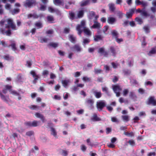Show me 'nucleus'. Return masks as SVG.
Here are the masks:
<instances>
[{
  "instance_id": "obj_1",
  "label": "nucleus",
  "mask_w": 156,
  "mask_h": 156,
  "mask_svg": "<svg viewBox=\"0 0 156 156\" xmlns=\"http://www.w3.org/2000/svg\"><path fill=\"white\" fill-rule=\"evenodd\" d=\"M0 25L2 28L0 29V31L3 34L10 35L11 34V30L9 29L11 28L13 30H16V26L13 23L12 20L8 19L6 20H2L0 21Z\"/></svg>"
},
{
  "instance_id": "obj_2",
  "label": "nucleus",
  "mask_w": 156,
  "mask_h": 156,
  "mask_svg": "<svg viewBox=\"0 0 156 156\" xmlns=\"http://www.w3.org/2000/svg\"><path fill=\"white\" fill-rule=\"evenodd\" d=\"M76 30L78 31V34L80 35L83 31L84 33L87 35H90L91 33L90 30L85 27V22L84 20H82L81 22L80 25H78L76 27Z\"/></svg>"
},
{
  "instance_id": "obj_3",
  "label": "nucleus",
  "mask_w": 156,
  "mask_h": 156,
  "mask_svg": "<svg viewBox=\"0 0 156 156\" xmlns=\"http://www.w3.org/2000/svg\"><path fill=\"white\" fill-rule=\"evenodd\" d=\"M105 105V102L103 100L97 102V107L99 111L102 110Z\"/></svg>"
},
{
  "instance_id": "obj_4",
  "label": "nucleus",
  "mask_w": 156,
  "mask_h": 156,
  "mask_svg": "<svg viewBox=\"0 0 156 156\" xmlns=\"http://www.w3.org/2000/svg\"><path fill=\"white\" fill-rule=\"evenodd\" d=\"M113 89L116 94L117 97H119L120 95V91L122 90V88L119 85H113L112 86Z\"/></svg>"
},
{
  "instance_id": "obj_5",
  "label": "nucleus",
  "mask_w": 156,
  "mask_h": 156,
  "mask_svg": "<svg viewBox=\"0 0 156 156\" xmlns=\"http://www.w3.org/2000/svg\"><path fill=\"white\" fill-rule=\"evenodd\" d=\"M70 48L72 51L78 52H81L82 50L81 47L77 44L74 45V46L71 47Z\"/></svg>"
},
{
  "instance_id": "obj_6",
  "label": "nucleus",
  "mask_w": 156,
  "mask_h": 156,
  "mask_svg": "<svg viewBox=\"0 0 156 156\" xmlns=\"http://www.w3.org/2000/svg\"><path fill=\"white\" fill-rule=\"evenodd\" d=\"M85 10L83 8H81L79 9L77 12V16L78 18H81L83 17Z\"/></svg>"
},
{
  "instance_id": "obj_7",
  "label": "nucleus",
  "mask_w": 156,
  "mask_h": 156,
  "mask_svg": "<svg viewBox=\"0 0 156 156\" xmlns=\"http://www.w3.org/2000/svg\"><path fill=\"white\" fill-rule=\"evenodd\" d=\"M148 105L152 104L153 105L155 106L156 105V101L154 99V97H151L148 99V101L147 102Z\"/></svg>"
},
{
  "instance_id": "obj_8",
  "label": "nucleus",
  "mask_w": 156,
  "mask_h": 156,
  "mask_svg": "<svg viewBox=\"0 0 156 156\" xmlns=\"http://www.w3.org/2000/svg\"><path fill=\"white\" fill-rule=\"evenodd\" d=\"M93 92L95 97L97 98H99L101 97L102 94L100 91H98L97 90H94Z\"/></svg>"
},
{
  "instance_id": "obj_9",
  "label": "nucleus",
  "mask_w": 156,
  "mask_h": 156,
  "mask_svg": "<svg viewBox=\"0 0 156 156\" xmlns=\"http://www.w3.org/2000/svg\"><path fill=\"white\" fill-rule=\"evenodd\" d=\"M94 103V101L92 99H88L86 100L85 101V103L88 105H90L91 109L93 108Z\"/></svg>"
},
{
  "instance_id": "obj_10",
  "label": "nucleus",
  "mask_w": 156,
  "mask_h": 156,
  "mask_svg": "<svg viewBox=\"0 0 156 156\" xmlns=\"http://www.w3.org/2000/svg\"><path fill=\"white\" fill-rule=\"evenodd\" d=\"M117 48L116 47L111 46L110 48V51L112 53V55L115 56L117 54L116 50Z\"/></svg>"
},
{
  "instance_id": "obj_11",
  "label": "nucleus",
  "mask_w": 156,
  "mask_h": 156,
  "mask_svg": "<svg viewBox=\"0 0 156 156\" xmlns=\"http://www.w3.org/2000/svg\"><path fill=\"white\" fill-rule=\"evenodd\" d=\"M48 11L54 13L55 12L58 14H60V11L57 9H54L51 7H49L48 8Z\"/></svg>"
},
{
  "instance_id": "obj_12",
  "label": "nucleus",
  "mask_w": 156,
  "mask_h": 156,
  "mask_svg": "<svg viewBox=\"0 0 156 156\" xmlns=\"http://www.w3.org/2000/svg\"><path fill=\"white\" fill-rule=\"evenodd\" d=\"M129 98L133 100H135L137 98V96L134 92L130 91L129 93Z\"/></svg>"
},
{
  "instance_id": "obj_13",
  "label": "nucleus",
  "mask_w": 156,
  "mask_h": 156,
  "mask_svg": "<svg viewBox=\"0 0 156 156\" xmlns=\"http://www.w3.org/2000/svg\"><path fill=\"white\" fill-rule=\"evenodd\" d=\"M134 12V9H131L129 10V12H128L126 13V16L127 18H131Z\"/></svg>"
},
{
  "instance_id": "obj_14",
  "label": "nucleus",
  "mask_w": 156,
  "mask_h": 156,
  "mask_svg": "<svg viewBox=\"0 0 156 156\" xmlns=\"http://www.w3.org/2000/svg\"><path fill=\"white\" fill-rule=\"evenodd\" d=\"M109 10L112 12H114L115 9V4L113 3H109L108 5Z\"/></svg>"
},
{
  "instance_id": "obj_15",
  "label": "nucleus",
  "mask_w": 156,
  "mask_h": 156,
  "mask_svg": "<svg viewBox=\"0 0 156 156\" xmlns=\"http://www.w3.org/2000/svg\"><path fill=\"white\" fill-rule=\"evenodd\" d=\"M91 120L94 122L99 121L101 120V119L99 118L98 117L97 115L95 114H94L93 115L91 118Z\"/></svg>"
},
{
  "instance_id": "obj_16",
  "label": "nucleus",
  "mask_w": 156,
  "mask_h": 156,
  "mask_svg": "<svg viewBox=\"0 0 156 156\" xmlns=\"http://www.w3.org/2000/svg\"><path fill=\"white\" fill-rule=\"evenodd\" d=\"M90 0H83L80 2V5L83 7L87 5L90 2Z\"/></svg>"
},
{
  "instance_id": "obj_17",
  "label": "nucleus",
  "mask_w": 156,
  "mask_h": 156,
  "mask_svg": "<svg viewBox=\"0 0 156 156\" xmlns=\"http://www.w3.org/2000/svg\"><path fill=\"white\" fill-rule=\"evenodd\" d=\"M69 40L71 42L74 43L76 42V37L73 35H69Z\"/></svg>"
},
{
  "instance_id": "obj_18",
  "label": "nucleus",
  "mask_w": 156,
  "mask_h": 156,
  "mask_svg": "<svg viewBox=\"0 0 156 156\" xmlns=\"http://www.w3.org/2000/svg\"><path fill=\"white\" fill-rule=\"evenodd\" d=\"M3 57L5 60L7 61L13 60H14L13 57L10 56L9 55H5L3 56Z\"/></svg>"
},
{
  "instance_id": "obj_19",
  "label": "nucleus",
  "mask_w": 156,
  "mask_h": 156,
  "mask_svg": "<svg viewBox=\"0 0 156 156\" xmlns=\"http://www.w3.org/2000/svg\"><path fill=\"white\" fill-rule=\"evenodd\" d=\"M107 21L108 23L112 24L115 22L116 19L114 18L109 17L108 18Z\"/></svg>"
},
{
  "instance_id": "obj_20",
  "label": "nucleus",
  "mask_w": 156,
  "mask_h": 156,
  "mask_svg": "<svg viewBox=\"0 0 156 156\" xmlns=\"http://www.w3.org/2000/svg\"><path fill=\"white\" fill-rule=\"evenodd\" d=\"M70 83V80L69 79L65 80L62 81V83L63 86L65 87H66L69 83Z\"/></svg>"
},
{
  "instance_id": "obj_21",
  "label": "nucleus",
  "mask_w": 156,
  "mask_h": 156,
  "mask_svg": "<svg viewBox=\"0 0 156 156\" xmlns=\"http://www.w3.org/2000/svg\"><path fill=\"white\" fill-rule=\"evenodd\" d=\"M34 1L31 0L26 2L24 5L26 7H30L34 3Z\"/></svg>"
},
{
  "instance_id": "obj_22",
  "label": "nucleus",
  "mask_w": 156,
  "mask_h": 156,
  "mask_svg": "<svg viewBox=\"0 0 156 156\" xmlns=\"http://www.w3.org/2000/svg\"><path fill=\"white\" fill-rule=\"evenodd\" d=\"M60 154L63 156H67L68 155V151L63 149H60L59 151Z\"/></svg>"
},
{
  "instance_id": "obj_23",
  "label": "nucleus",
  "mask_w": 156,
  "mask_h": 156,
  "mask_svg": "<svg viewBox=\"0 0 156 156\" xmlns=\"http://www.w3.org/2000/svg\"><path fill=\"white\" fill-rule=\"evenodd\" d=\"M100 27V23L97 22L96 21H94V24L92 26V28H99Z\"/></svg>"
},
{
  "instance_id": "obj_24",
  "label": "nucleus",
  "mask_w": 156,
  "mask_h": 156,
  "mask_svg": "<svg viewBox=\"0 0 156 156\" xmlns=\"http://www.w3.org/2000/svg\"><path fill=\"white\" fill-rule=\"evenodd\" d=\"M12 86L10 85H6L5 86V89L3 90L2 92L4 94H6L7 93V90H9L10 91L12 88Z\"/></svg>"
},
{
  "instance_id": "obj_25",
  "label": "nucleus",
  "mask_w": 156,
  "mask_h": 156,
  "mask_svg": "<svg viewBox=\"0 0 156 156\" xmlns=\"http://www.w3.org/2000/svg\"><path fill=\"white\" fill-rule=\"evenodd\" d=\"M95 13L93 11H90L89 12L88 16L90 19H92L95 16Z\"/></svg>"
},
{
  "instance_id": "obj_26",
  "label": "nucleus",
  "mask_w": 156,
  "mask_h": 156,
  "mask_svg": "<svg viewBox=\"0 0 156 156\" xmlns=\"http://www.w3.org/2000/svg\"><path fill=\"white\" fill-rule=\"evenodd\" d=\"M156 53V49L155 48H152L149 51L148 53V55L151 56L152 55L155 54Z\"/></svg>"
},
{
  "instance_id": "obj_27",
  "label": "nucleus",
  "mask_w": 156,
  "mask_h": 156,
  "mask_svg": "<svg viewBox=\"0 0 156 156\" xmlns=\"http://www.w3.org/2000/svg\"><path fill=\"white\" fill-rule=\"evenodd\" d=\"M35 115L36 117L41 119L43 122H44V118L41 114L39 113H37L35 114Z\"/></svg>"
},
{
  "instance_id": "obj_28",
  "label": "nucleus",
  "mask_w": 156,
  "mask_h": 156,
  "mask_svg": "<svg viewBox=\"0 0 156 156\" xmlns=\"http://www.w3.org/2000/svg\"><path fill=\"white\" fill-rule=\"evenodd\" d=\"M102 38V37L100 35H96L94 37V40L96 41L101 40Z\"/></svg>"
},
{
  "instance_id": "obj_29",
  "label": "nucleus",
  "mask_w": 156,
  "mask_h": 156,
  "mask_svg": "<svg viewBox=\"0 0 156 156\" xmlns=\"http://www.w3.org/2000/svg\"><path fill=\"white\" fill-rule=\"evenodd\" d=\"M48 21L50 23H53L54 19L53 16H49L47 17Z\"/></svg>"
},
{
  "instance_id": "obj_30",
  "label": "nucleus",
  "mask_w": 156,
  "mask_h": 156,
  "mask_svg": "<svg viewBox=\"0 0 156 156\" xmlns=\"http://www.w3.org/2000/svg\"><path fill=\"white\" fill-rule=\"evenodd\" d=\"M51 133L52 135L54 137H57V133L55 129L53 128H51Z\"/></svg>"
},
{
  "instance_id": "obj_31",
  "label": "nucleus",
  "mask_w": 156,
  "mask_h": 156,
  "mask_svg": "<svg viewBox=\"0 0 156 156\" xmlns=\"http://www.w3.org/2000/svg\"><path fill=\"white\" fill-rule=\"evenodd\" d=\"M122 118L124 121L128 122L129 120V116L128 115H122Z\"/></svg>"
},
{
  "instance_id": "obj_32",
  "label": "nucleus",
  "mask_w": 156,
  "mask_h": 156,
  "mask_svg": "<svg viewBox=\"0 0 156 156\" xmlns=\"http://www.w3.org/2000/svg\"><path fill=\"white\" fill-rule=\"evenodd\" d=\"M83 81L84 82H89L91 80L90 78L88 77L87 76H84L82 78Z\"/></svg>"
},
{
  "instance_id": "obj_33",
  "label": "nucleus",
  "mask_w": 156,
  "mask_h": 156,
  "mask_svg": "<svg viewBox=\"0 0 156 156\" xmlns=\"http://www.w3.org/2000/svg\"><path fill=\"white\" fill-rule=\"evenodd\" d=\"M35 26L37 28H40L42 27V24L41 22H37L35 23Z\"/></svg>"
},
{
  "instance_id": "obj_34",
  "label": "nucleus",
  "mask_w": 156,
  "mask_h": 156,
  "mask_svg": "<svg viewBox=\"0 0 156 156\" xmlns=\"http://www.w3.org/2000/svg\"><path fill=\"white\" fill-rule=\"evenodd\" d=\"M30 109L32 110H37L39 109V107L35 105H32L29 107Z\"/></svg>"
},
{
  "instance_id": "obj_35",
  "label": "nucleus",
  "mask_w": 156,
  "mask_h": 156,
  "mask_svg": "<svg viewBox=\"0 0 156 156\" xmlns=\"http://www.w3.org/2000/svg\"><path fill=\"white\" fill-rule=\"evenodd\" d=\"M32 122V126L33 127H35L39 125V122L36 121H34Z\"/></svg>"
},
{
  "instance_id": "obj_36",
  "label": "nucleus",
  "mask_w": 156,
  "mask_h": 156,
  "mask_svg": "<svg viewBox=\"0 0 156 156\" xmlns=\"http://www.w3.org/2000/svg\"><path fill=\"white\" fill-rule=\"evenodd\" d=\"M129 92V90L127 89H125L123 90V95L124 96H126L128 93Z\"/></svg>"
},
{
  "instance_id": "obj_37",
  "label": "nucleus",
  "mask_w": 156,
  "mask_h": 156,
  "mask_svg": "<svg viewBox=\"0 0 156 156\" xmlns=\"http://www.w3.org/2000/svg\"><path fill=\"white\" fill-rule=\"evenodd\" d=\"M40 42L41 43L47 42L48 41V39L45 37H41L39 39Z\"/></svg>"
},
{
  "instance_id": "obj_38",
  "label": "nucleus",
  "mask_w": 156,
  "mask_h": 156,
  "mask_svg": "<svg viewBox=\"0 0 156 156\" xmlns=\"http://www.w3.org/2000/svg\"><path fill=\"white\" fill-rule=\"evenodd\" d=\"M135 20L140 24H141L142 23V19L140 17H136L135 19Z\"/></svg>"
},
{
  "instance_id": "obj_39",
  "label": "nucleus",
  "mask_w": 156,
  "mask_h": 156,
  "mask_svg": "<svg viewBox=\"0 0 156 156\" xmlns=\"http://www.w3.org/2000/svg\"><path fill=\"white\" fill-rule=\"evenodd\" d=\"M90 41V40L88 38H84L83 39V43L84 44H88Z\"/></svg>"
},
{
  "instance_id": "obj_40",
  "label": "nucleus",
  "mask_w": 156,
  "mask_h": 156,
  "mask_svg": "<svg viewBox=\"0 0 156 156\" xmlns=\"http://www.w3.org/2000/svg\"><path fill=\"white\" fill-rule=\"evenodd\" d=\"M53 2L56 5H59L61 3V0H54Z\"/></svg>"
},
{
  "instance_id": "obj_41",
  "label": "nucleus",
  "mask_w": 156,
  "mask_h": 156,
  "mask_svg": "<svg viewBox=\"0 0 156 156\" xmlns=\"http://www.w3.org/2000/svg\"><path fill=\"white\" fill-rule=\"evenodd\" d=\"M49 45L53 48H56L57 47L58 44L56 43L51 42L50 43Z\"/></svg>"
},
{
  "instance_id": "obj_42",
  "label": "nucleus",
  "mask_w": 156,
  "mask_h": 156,
  "mask_svg": "<svg viewBox=\"0 0 156 156\" xmlns=\"http://www.w3.org/2000/svg\"><path fill=\"white\" fill-rule=\"evenodd\" d=\"M10 93L11 94H12L14 95L17 96V95H19V94L15 90H11L10 89Z\"/></svg>"
},
{
  "instance_id": "obj_43",
  "label": "nucleus",
  "mask_w": 156,
  "mask_h": 156,
  "mask_svg": "<svg viewBox=\"0 0 156 156\" xmlns=\"http://www.w3.org/2000/svg\"><path fill=\"white\" fill-rule=\"evenodd\" d=\"M111 121L113 122L116 123H118L119 122V120L115 117H112L111 118Z\"/></svg>"
},
{
  "instance_id": "obj_44",
  "label": "nucleus",
  "mask_w": 156,
  "mask_h": 156,
  "mask_svg": "<svg viewBox=\"0 0 156 156\" xmlns=\"http://www.w3.org/2000/svg\"><path fill=\"white\" fill-rule=\"evenodd\" d=\"M69 17L70 19L73 20L75 18V14L73 12H70L69 13Z\"/></svg>"
},
{
  "instance_id": "obj_45",
  "label": "nucleus",
  "mask_w": 156,
  "mask_h": 156,
  "mask_svg": "<svg viewBox=\"0 0 156 156\" xmlns=\"http://www.w3.org/2000/svg\"><path fill=\"white\" fill-rule=\"evenodd\" d=\"M123 71L124 75H129L130 73V71L127 69H124Z\"/></svg>"
},
{
  "instance_id": "obj_46",
  "label": "nucleus",
  "mask_w": 156,
  "mask_h": 156,
  "mask_svg": "<svg viewBox=\"0 0 156 156\" xmlns=\"http://www.w3.org/2000/svg\"><path fill=\"white\" fill-rule=\"evenodd\" d=\"M19 9H15L13 11H12L11 12L12 14H14L18 13L19 12Z\"/></svg>"
},
{
  "instance_id": "obj_47",
  "label": "nucleus",
  "mask_w": 156,
  "mask_h": 156,
  "mask_svg": "<svg viewBox=\"0 0 156 156\" xmlns=\"http://www.w3.org/2000/svg\"><path fill=\"white\" fill-rule=\"evenodd\" d=\"M105 51L104 48H101L99 49L98 52L102 55Z\"/></svg>"
},
{
  "instance_id": "obj_48",
  "label": "nucleus",
  "mask_w": 156,
  "mask_h": 156,
  "mask_svg": "<svg viewBox=\"0 0 156 156\" xmlns=\"http://www.w3.org/2000/svg\"><path fill=\"white\" fill-rule=\"evenodd\" d=\"M24 124L28 127L32 126V122H26Z\"/></svg>"
},
{
  "instance_id": "obj_49",
  "label": "nucleus",
  "mask_w": 156,
  "mask_h": 156,
  "mask_svg": "<svg viewBox=\"0 0 156 156\" xmlns=\"http://www.w3.org/2000/svg\"><path fill=\"white\" fill-rule=\"evenodd\" d=\"M34 134V132L32 131H28L26 133V135L28 136H30Z\"/></svg>"
},
{
  "instance_id": "obj_50",
  "label": "nucleus",
  "mask_w": 156,
  "mask_h": 156,
  "mask_svg": "<svg viewBox=\"0 0 156 156\" xmlns=\"http://www.w3.org/2000/svg\"><path fill=\"white\" fill-rule=\"evenodd\" d=\"M141 15L143 16H148V14L147 12L145 10H142L141 13Z\"/></svg>"
},
{
  "instance_id": "obj_51",
  "label": "nucleus",
  "mask_w": 156,
  "mask_h": 156,
  "mask_svg": "<svg viewBox=\"0 0 156 156\" xmlns=\"http://www.w3.org/2000/svg\"><path fill=\"white\" fill-rule=\"evenodd\" d=\"M144 29L145 32H146V33H148L150 32L149 28V27H148L147 26H145L144 27Z\"/></svg>"
},
{
  "instance_id": "obj_52",
  "label": "nucleus",
  "mask_w": 156,
  "mask_h": 156,
  "mask_svg": "<svg viewBox=\"0 0 156 156\" xmlns=\"http://www.w3.org/2000/svg\"><path fill=\"white\" fill-rule=\"evenodd\" d=\"M124 134L125 135L129 136H132L133 135V132L128 133L125 132H124Z\"/></svg>"
},
{
  "instance_id": "obj_53",
  "label": "nucleus",
  "mask_w": 156,
  "mask_h": 156,
  "mask_svg": "<svg viewBox=\"0 0 156 156\" xmlns=\"http://www.w3.org/2000/svg\"><path fill=\"white\" fill-rule=\"evenodd\" d=\"M108 27H109L108 26H105L104 27L103 30V31L104 34H105L106 32L108 30Z\"/></svg>"
},
{
  "instance_id": "obj_54",
  "label": "nucleus",
  "mask_w": 156,
  "mask_h": 156,
  "mask_svg": "<svg viewBox=\"0 0 156 156\" xmlns=\"http://www.w3.org/2000/svg\"><path fill=\"white\" fill-rule=\"evenodd\" d=\"M73 3L72 2H69L65 5V8L66 9H69L70 8L69 5Z\"/></svg>"
},
{
  "instance_id": "obj_55",
  "label": "nucleus",
  "mask_w": 156,
  "mask_h": 156,
  "mask_svg": "<svg viewBox=\"0 0 156 156\" xmlns=\"http://www.w3.org/2000/svg\"><path fill=\"white\" fill-rule=\"evenodd\" d=\"M140 73L141 75L144 76L147 73V71L145 69H142L141 70Z\"/></svg>"
},
{
  "instance_id": "obj_56",
  "label": "nucleus",
  "mask_w": 156,
  "mask_h": 156,
  "mask_svg": "<svg viewBox=\"0 0 156 156\" xmlns=\"http://www.w3.org/2000/svg\"><path fill=\"white\" fill-rule=\"evenodd\" d=\"M101 72L102 70L100 69H94V72L96 74L100 73Z\"/></svg>"
},
{
  "instance_id": "obj_57",
  "label": "nucleus",
  "mask_w": 156,
  "mask_h": 156,
  "mask_svg": "<svg viewBox=\"0 0 156 156\" xmlns=\"http://www.w3.org/2000/svg\"><path fill=\"white\" fill-rule=\"evenodd\" d=\"M11 46L12 47V49L15 51L16 49L15 44L14 42H13L12 43V44L11 45Z\"/></svg>"
},
{
  "instance_id": "obj_58",
  "label": "nucleus",
  "mask_w": 156,
  "mask_h": 156,
  "mask_svg": "<svg viewBox=\"0 0 156 156\" xmlns=\"http://www.w3.org/2000/svg\"><path fill=\"white\" fill-rule=\"evenodd\" d=\"M32 65V62L31 61H28L27 62L26 66L28 67H30Z\"/></svg>"
},
{
  "instance_id": "obj_59",
  "label": "nucleus",
  "mask_w": 156,
  "mask_h": 156,
  "mask_svg": "<svg viewBox=\"0 0 156 156\" xmlns=\"http://www.w3.org/2000/svg\"><path fill=\"white\" fill-rule=\"evenodd\" d=\"M28 18H30L31 17H33L34 18H37V16L35 14H30L28 16Z\"/></svg>"
},
{
  "instance_id": "obj_60",
  "label": "nucleus",
  "mask_w": 156,
  "mask_h": 156,
  "mask_svg": "<svg viewBox=\"0 0 156 156\" xmlns=\"http://www.w3.org/2000/svg\"><path fill=\"white\" fill-rule=\"evenodd\" d=\"M145 85H150V86H152L153 85L152 83L150 81H147L145 83Z\"/></svg>"
},
{
  "instance_id": "obj_61",
  "label": "nucleus",
  "mask_w": 156,
  "mask_h": 156,
  "mask_svg": "<svg viewBox=\"0 0 156 156\" xmlns=\"http://www.w3.org/2000/svg\"><path fill=\"white\" fill-rule=\"evenodd\" d=\"M151 9L152 12L155 13L156 11V6L152 7L151 8Z\"/></svg>"
},
{
  "instance_id": "obj_62",
  "label": "nucleus",
  "mask_w": 156,
  "mask_h": 156,
  "mask_svg": "<svg viewBox=\"0 0 156 156\" xmlns=\"http://www.w3.org/2000/svg\"><path fill=\"white\" fill-rule=\"evenodd\" d=\"M11 5L10 4H7L5 5V8L6 9L10 10Z\"/></svg>"
},
{
  "instance_id": "obj_63",
  "label": "nucleus",
  "mask_w": 156,
  "mask_h": 156,
  "mask_svg": "<svg viewBox=\"0 0 156 156\" xmlns=\"http://www.w3.org/2000/svg\"><path fill=\"white\" fill-rule=\"evenodd\" d=\"M49 73V72L47 70H44L42 73V74L44 76H47Z\"/></svg>"
},
{
  "instance_id": "obj_64",
  "label": "nucleus",
  "mask_w": 156,
  "mask_h": 156,
  "mask_svg": "<svg viewBox=\"0 0 156 156\" xmlns=\"http://www.w3.org/2000/svg\"><path fill=\"white\" fill-rule=\"evenodd\" d=\"M117 14L119 18L122 17V13L121 12L119 11L117 12Z\"/></svg>"
}]
</instances>
